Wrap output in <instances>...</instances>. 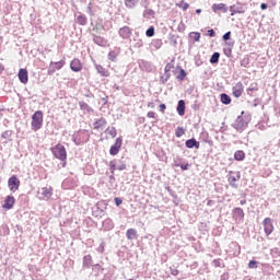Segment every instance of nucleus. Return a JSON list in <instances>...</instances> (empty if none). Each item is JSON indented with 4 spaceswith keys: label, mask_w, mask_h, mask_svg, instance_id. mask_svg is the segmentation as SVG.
I'll return each instance as SVG.
<instances>
[{
    "label": "nucleus",
    "mask_w": 280,
    "mask_h": 280,
    "mask_svg": "<svg viewBox=\"0 0 280 280\" xmlns=\"http://www.w3.org/2000/svg\"><path fill=\"white\" fill-rule=\"evenodd\" d=\"M248 124H250V115H244V112H242L241 115L237 116L235 121L232 124V128H234L236 132H244V130L248 128Z\"/></svg>",
    "instance_id": "f257e3e1"
},
{
    "label": "nucleus",
    "mask_w": 280,
    "mask_h": 280,
    "mask_svg": "<svg viewBox=\"0 0 280 280\" xmlns=\"http://www.w3.org/2000/svg\"><path fill=\"white\" fill-rule=\"evenodd\" d=\"M32 130H40V128H43V112L42 110H37L33 114L32 116Z\"/></svg>",
    "instance_id": "f03ea898"
},
{
    "label": "nucleus",
    "mask_w": 280,
    "mask_h": 280,
    "mask_svg": "<svg viewBox=\"0 0 280 280\" xmlns=\"http://www.w3.org/2000/svg\"><path fill=\"white\" fill-rule=\"evenodd\" d=\"M51 152L59 161H67V149H65V145L57 144L51 149Z\"/></svg>",
    "instance_id": "7ed1b4c3"
},
{
    "label": "nucleus",
    "mask_w": 280,
    "mask_h": 280,
    "mask_svg": "<svg viewBox=\"0 0 280 280\" xmlns=\"http://www.w3.org/2000/svg\"><path fill=\"white\" fill-rule=\"evenodd\" d=\"M109 170L112 174H115V170L119 172H124L126 170V161L124 160H113L109 162Z\"/></svg>",
    "instance_id": "20e7f679"
},
{
    "label": "nucleus",
    "mask_w": 280,
    "mask_h": 280,
    "mask_svg": "<svg viewBox=\"0 0 280 280\" xmlns=\"http://www.w3.org/2000/svg\"><path fill=\"white\" fill-rule=\"evenodd\" d=\"M8 187L12 194L19 191V187H21V179L16 175H13L8 180Z\"/></svg>",
    "instance_id": "39448f33"
},
{
    "label": "nucleus",
    "mask_w": 280,
    "mask_h": 280,
    "mask_svg": "<svg viewBox=\"0 0 280 280\" xmlns=\"http://www.w3.org/2000/svg\"><path fill=\"white\" fill-rule=\"evenodd\" d=\"M66 61L65 59H61L60 61L57 62H50L49 69H48V73H56V71H60V69H62V67H65Z\"/></svg>",
    "instance_id": "423d86ee"
},
{
    "label": "nucleus",
    "mask_w": 280,
    "mask_h": 280,
    "mask_svg": "<svg viewBox=\"0 0 280 280\" xmlns=\"http://www.w3.org/2000/svg\"><path fill=\"white\" fill-rule=\"evenodd\" d=\"M262 226L265 229L266 235H270L275 231V225H272V219L266 218L262 221Z\"/></svg>",
    "instance_id": "0eeeda50"
},
{
    "label": "nucleus",
    "mask_w": 280,
    "mask_h": 280,
    "mask_svg": "<svg viewBox=\"0 0 280 280\" xmlns=\"http://www.w3.org/2000/svg\"><path fill=\"white\" fill-rule=\"evenodd\" d=\"M244 93V83L237 82L233 88H232V94L235 97H242V94Z\"/></svg>",
    "instance_id": "6e6552de"
},
{
    "label": "nucleus",
    "mask_w": 280,
    "mask_h": 280,
    "mask_svg": "<svg viewBox=\"0 0 280 280\" xmlns=\"http://www.w3.org/2000/svg\"><path fill=\"white\" fill-rule=\"evenodd\" d=\"M118 34L120 38H124L126 40L130 38V36H132V30H130L129 26H122L121 28H119Z\"/></svg>",
    "instance_id": "1a4fd4ad"
},
{
    "label": "nucleus",
    "mask_w": 280,
    "mask_h": 280,
    "mask_svg": "<svg viewBox=\"0 0 280 280\" xmlns=\"http://www.w3.org/2000/svg\"><path fill=\"white\" fill-rule=\"evenodd\" d=\"M232 215L236 222H242V220H244V210L242 208H234L232 210Z\"/></svg>",
    "instance_id": "9d476101"
},
{
    "label": "nucleus",
    "mask_w": 280,
    "mask_h": 280,
    "mask_svg": "<svg viewBox=\"0 0 280 280\" xmlns=\"http://www.w3.org/2000/svg\"><path fill=\"white\" fill-rule=\"evenodd\" d=\"M16 202V199L12 196H7L4 203H3V209H7V211H10V209L14 208V203Z\"/></svg>",
    "instance_id": "9b49d317"
},
{
    "label": "nucleus",
    "mask_w": 280,
    "mask_h": 280,
    "mask_svg": "<svg viewBox=\"0 0 280 280\" xmlns=\"http://www.w3.org/2000/svg\"><path fill=\"white\" fill-rule=\"evenodd\" d=\"M70 69L74 73H79V71H82V62L80 61V59H73L70 62Z\"/></svg>",
    "instance_id": "f8f14e48"
},
{
    "label": "nucleus",
    "mask_w": 280,
    "mask_h": 280,
    "mask_svg": "<svg viewBox=\"0 0 280 280\" xmlns=\"http://www.w3.org/2000/svg\"><path fill=\"white\" fill-rule=\"evenodd\" d=\"M18 75H19V80H20V82H22V84H27V82L30 81L27 70H25V69H20Z\"/></svg>",
    "instance_id": "ddd939ff"
},
{
    "label": "nucleus",
    "mask_w": 280,
    "mask_h": 280,
    "mask_svg": "<svg viewBox=\"0 0 280 280\" xmlns=\"http://www.w3.org/2000/svg\"><path fill=\"white\" fill-rule=\"evenodd\" d=\"M93 42L100 47H106V45L108 44V42L100 35H93Z\"/></svg>",
    "instance_id": "4468645a"
},
{
    "label": "nucleus",
    "mask_w": 280,
    "mask_h": 280,
    "mask_svg": "<svg viewBox=\"0 0 280 280\" xmlns=\"http://www.w3.org/2000/svg\"><path fill=\"white\" fill-rule=\"evenodd\" d=\"M242 178V175L240 173H236V176L235 175H229L228 177V180L231 185V187H234V188H237V180H240Z\"/></svg>",
    "instance_id": "2eb2a0df"
},
{
    "label": "nucleus",
    "mask_w": 280,
    "mask_h": 280,
    "mask_svg": "<svg viewBox=\"0 0 280 280\" xmlns=\"http://www.w3.org/2000/svg\"><path fill=\"white\" fill-rule=\"evenodd\" d=\"M185 145L190 150L192 148H196V150H198L200 148V142H198L195 138H192V139L186 140Z\"/></svg>",
    "instance_id": "dca6fc26"
},
{
    "label": "nucleus",
    "mask_w": 280,
    "mask_h": 280,
    "mask_svg": "<svg viewBox=\"0 0 280 280\" xmlns=\"http://www.w3.org/2000/svg\"><path fill=\"white\" fill-rule=\"evenodd\" d=\"M139 67L142 71H148V72L152 71V63L150 61L140 60Z\"/></svg>",
    "instance_id": "f3484780"
},
{
    "label": "nucleus",
    "mask_w": 280,
    "mask_h": 280,
    "mask_svg": "<svg viewBox=\"0 0 280 280\" xmlns=\"http://www.w3.org/2000/svg\"><path fill=\"white\" fill-rule=\"evenodd\" d=\"M103 229H104V231H113V229H115V224L113 223V220L105 219L103 221Z\"/></svg>",
    "instance_id": "a211bd4d"
},
{
    "label": "nucleus",
    "mask_w": 280,
    "mask_h": 280,
    "mask_svg": "<svg viewBox=\"0 0 280 280\" xmlns=\"http://www.w3.org/2000/svg\"><path fill=\"white\" fill-rule=\"evenodd\" d=\"M95 69L97 71V73H100V75H102V78H108V75H110V72H108V70L100 65L95 66Z\"/></svg>",
    "instance_id": "6ab92c4d"
},
{
    "label": "nucleus",
    "mask_w": 280,
    "mask_h": 280,
    "mask_svg": "<svg viewBox=\"0 0 280 280\" xmlns=\"http://www.w3.org/2000/svg\"><path fill=\"white\" fill-rule=\"evenodd\" d=\"M126 237L127 240H130L132 242V240H137L139 235L137 234V231L135 229H129L126 232Z\"/></svg>",
    "instance_id": "aec40b11"
},
{
    "label": "nucleus",
    "mask_w": 280,
    "mask_h": 280,
    "mask_svg": "<svg viewBox=\"0 0 280 280\" xmlns=\"http://www.w3.org/2000/svg\"><path fill=\"white\" fill-rule=\"evenodd\" d=\"M212 10L214 12L222 11V12H229V9L226 8V4L224 3H218L212 5Z\"/></svg>",
    "instance_id": "412c9836"
},
{
    "label": "nucleus",
    "mask_w": 280,
    "mask_h": 280,
    "mask_svg": "<svg viewBox=\"0 0 280 280\" xmlns=\"http://www.w3.org/2000/svg\"><path fill=\"white\" fill-rule=\"evenodd\" d=\"M106 126V118H100L94 122V130H102Z\"/></svg>",
    "instance_id": "4be33fe9"
},
{
    "label": "nucleus",
    "mask_w": 280,
    "mask_h": 280,
    "mask_svg": "<svg viewBox=\"0 0 280 280\" xmlns=\"http://www.w3.org/2000/svg\"><path fill=\"white\" fill-rule=\"evenodd\" d=\"M93 266V257L91 255H86L83 257V268H90Z\"/></svg>",
    "instance_id": "5701e85b"
},
{
    "label": "nucleus",
    "mask_w": 280,
    "mask_h": 280,
    "mask_svg": "<svg viewBox=\"0 0 280 280\" xmlns=\"http://www.w3.org/2000/svg\"><path fill=\"white\" fill-rule=\"evenodd\" d=\"M177 113L180 117H183V115H185V102L183 100L178 101L177 104Z\"/></svg>",
    "instance_id": "b1692460"
},
{
    "label": "nucleus",
    "mask_w": 280,
    "mask_h": 280,
    "mask_svg": "<svg viewBox=\"0 0 280 280\" xmlns=\"http://www.w3.org/2000/svg\"><path fill=\"white\" fill-rule=\"evenodd\" d=\"M155 15H156V12L152 9L144 10L142 14L143 19H150V16L151 19H154Z\"/></svg>",
    "instance_id": "393cba45"
},
{
    "label": "nucleus",
    "mask_w": 280,
    "mask_h": 280,
    "mask_svg": "<svg viewBox=\"0 0 280 280\" xmlns=\"http://www.w3.org/2000/svg\"><path fill=\"white\" fill-rule=\"evenodd\" d=\"M234 159L235 161H244V159H246V153H244L242 150H238L234 153Z\"/></svg>",
    "instance_id": "a878e982"
},
{
    "label": "nucleus",
    "mask_w": 280,
    "mask_h": 280,
    "mask_svg": "<svg viewBox=\"0 0 280 280\" xmlns=\"http://www.w3.org/2000/svg\"><path fill=\"white\" fill-rule=\"evenodd\" d=\"M79 106L81 110H85L86 113H93V108H91V106H89L84 101L79 102Z\"/></svg>",
    "instance_id": "bb28decb"
},
{
    "label": "nucleus",
    "mask_w": 280,
    "mask_h": 280,
    "mask_svg": "<svg viewBox=\"0 0 280 280\" xmlns=\"http://www.w3.org/2000/svg\"><path fill=\"white\" fill-rule=\"evenodd\" d=\"M220 62V52H213V55L210 58L211 65H218Z\"/></svg>",
    "instance_id": "cd10ccee"
},
{
    "label": "nucleus",
    "mask_w": 280,
    "mask_h": 280,
    "mask_svg": "<svg viewBox=\"0 0 280 280\" xmlns=\"http://www.w3.org/2000/svg\"><path fill=\"white\" fill-rule=\"evenodd\" d=\"M51 188H47L44 187L42 188V196H44V198H46L47 200H49V197L51 196Z\"/></svg>",
    "instance_id": "c85d7f7f"
},
{
    "label": "nucleus",
    "mask_w": 280,
    "mask_h": 280,
    "mask_svg": "<svg viewBox=\"0 0 280 280\" xmlns=\"http://www.w3.org/2000/svg\"><path fill=\"white\" fill-rule=\"evenodd\" d=\"M221 102H222V104H225V105L231 104V96H229V94H226V93H222Z\"/></svg>",
    "instance_id": "c756f323"
},
{
    "label": "nucleus",
    "mask_w": 280,
    "mask_h": 280,
    "mask_svg": "<svg viewBox=\"0 0 280 280\" xmlns=\"http://www.w3.org/2000/svg\"><path fill=\"white\" fill-rule=\"evenodd\" d=\"M139 3V0H125V4L127 8H135Z\"/></svg>",
    "instance_id": "7c9ffc66"
},
{
    "label": "nucleus",
    "mask_w": 280,
    "mask_h": 280,
    "mask_svg": "<svg viewBox=\"0 0 280 280\" xmlns=\"http://www.w3.org/2000/svg\"><path fill=\"white\" fill-rule=\"evenodd\" d=\"M234 12H236L237 14H244V12H246V8H244V5L242 4L235 5Z\"/></svg>",
    "instance_id": "2f4dec72"
},
{
    "label": "nucleus",
    "mask_w": 280,
    "mask_h": 280,
    "mask_svg": "<svg viewBox=\"0 0 280 280\" xmlns=\"http://www.w3.org/2000/svg\"><path fill=\"white\" fill-rule=\"evenodd\" d=\"M178 8H180L184 12H187V10H189V3L184 2V0H182L179 3H177Z\"/></svg>",
    "instance_id": "473e14b6"
},
{
    "label": "nucleus",
    "mask_w": 280,
    "mask_h": 280,
    "mask_svg": "<svg viewBox=\"0 0 280 280\" xmlns=\"http://www.w3.org/2000/svg\"><path fill=\"white\" fill-rule=\"evenodd\" d=\"M77 23H79V25H86V23H88L86 16H84V15H79V16L77 18Z\"/></svg>",
    "instance_id": "72a5a7b5"
},
{
    "label": "nucleus",
    "mask_w": 280,
    "mask_h": 280,
    "mask_svg": "<svg viewBox=\"0 0 280 280\" xmlns=\"http://www.w3.org/2000/svg\"><path fill=\"white\" fill-rule=\"evenodd\" d=\"M190 38L195 40V43H200V33L198 32H192L189 34Z\"/></svg>",
    "instance_id": "f704fd0d"
},
{
    "label": "nucleus",
    "mask_w": 280,
    "mask_h": 280,
    "mask_svg": "<svg viewBox=\"0 0 280 280\" xmlns=\"http://www.w3.org/2000/svg\"><path fill=\"white\" fill-rule=\"evenodd\" d=\"M109 154L112 156H117V154H119V149L117 147L112 145L109 149Z\"/></svg>",
    "instance_id": "c9c22d12"
},
{
    "label": "nucleus",
    "mask_w": 280,
    "mask_h": 280,
    "mask_svg": "<svg viewBox=\"0 0 280 280\" xmlns=\"http://www.w3.org/2000/svg\"><path fill=\"white\" fill-rule=\"evenodd\" d=\"M108 135L115 139L117 137V129L115 127H112L110 129H107Z\"/></svg>",
    "instance_id": "e433bc0d"
},
{
    "label": "nucleus",
    "mask_w": 280,
    "mask_h": 280,
    "mask_svg": "<svg viewBox=\"0 0 280 280\" xmlns=\"http://www.w3.org/2000/svg\"><path fill=\"white\" fill-rule=\"evenodd\" d=\"M140 5L142 8H144L145 10H148V8H150V1L149 0H141Z\"/></svg>",
    "instance_id": "4c0bfd02"
},
{
    "label": "nucleus",
    "mask_w": 280,
    "mask_h": 280,
    "mask_svg": "<svg viewBox=\"0 0 280 280\" xmlns=\"http://www.w3.org/2000/svg\"><path fill=\"white\" fill-rule=\"evenodd\" d=\"M115 58H117V52H115L114 50L109 51L108 54V60L115 61Z\"/></svg>",
    "instance_id": "58836bf2"
},
{
    "label": "nucleus",
    "mask_w": 280,
    "mask_h": 280,
    "mask_svg": "<svg viewBox=\"0 0 280 280\" xmlns=\"http://www.w3.org/2000/svg\"><path fill=\"white\" fill-rule=\"evenodd\" d=\"M121 143H122L121 138H117L116 141H115V144H113V145H114V148H118V150H120L121 149Z\"/></svg>",
    "instance_id": "ea45409f"
},
{
    "label": "nucleus",
    "mask_w": 280,
    "mask_h": 280,
    "mask_svg": "<svg viewBox=\"0 0 280 280\" xmlns=\"http://www.w3.org/2000/svg\"><path fill=\"white\" fill-rule=\"evenodd\" d=\"M185 78H187V72H185L184 69H182V70L179 71V75L177 77V79H179V80H185Z\"/></svg>",
    "instance_id": "a19ab883"
},
{
    "label": "nucleus",
    "mask_w": 280,
    "mask_h": 280,
    "mask_svg": "<svg viewBox=\"0 0 280 280\" xmlns=\"http://www.w3.org/2000/svg\"><path fill=\"white\" fill-rule=\"evenodd\" d=\"M145 34L149 38H152V36H154V28L151 26L149 30H147Z\"/></svg>",
    "instance_id": "79ce46f5"
},
{
    "label": "nucleus",
    "mask_w": 280,
    "mask_h": 280,
    "mask_svg": "<svg viewBox=\"0 0 280 280\" xmlns=\"http://www.w3.org/2000/svg\"><path fill=\"white\" fill-rule=\"evenodd\" d=\"M176 137H180L182 135H185V130L183 127H178L175 132Z\"/></svg>",
    "instance_id": "37998d69"
},
{
    "label": "nucleus",
    "mask_w": 280,
    "mask_h": 280,
    "mask_svg": "<svg viewBox=\"0 0 280 280\" xmlns=\"http://www.w3.org/2000/svg\"><path fill=\"white\" fill-rule=\"evenodd\" d=\"M2 139H10L12 137V131H4L1 135Z\"/></svg>",
    "instance_id": "c03bdc74"
},
{
    "label": "nucleus",
    "mask_w": 280,
    "mask_h": 280,
    "mask_svg": "<svg viewBox=\"0 0 280 280\" xmlns=\"http://www.w3.org/2000/svg\"><path fill=\"white\" fill-rule=\"evenodd\" d=\"M161 80H162V83L165 84V82H167V80H170V73H164L162 77H161Z\"/></svg>",
    "instance_id": "a18cd8bd"
},
{
    "label": "nucleus",
    "mask_w": 280,
    "mask_h": 280,
    "mask_svg": "<svg viewBox=\"0 0 280 280\" xmlns=\"http://www.w3.org/2000/svg\"><path fill=\"white\" fill-rule=\"evenodd\" d=\"M223 51H224L225 56H228V58H231V54H233V49L224 48Z\"/></svg>",
    "instance_id": "49530a36"
},
{
    "label": "nucleus",
    "mask_w": 280,
    "mask_h": 280,
    "mask_svg": "<svg viewBox=\"0 0 280 280\" xmlns=\"http://www.w3.org/2000/svg\"><path fill=\"white\" fill-rule=\"evenodd\" d=\"M248 268H252V269L257 268V261L250 260V261L248 262Z\"/></svg>",
    "instance_id": "de8ad7c7"
},
{
    "label": "nucleus",
    "mask_w": 280,
    "mask_h": 280,
    "mask_svg": "<svg viewBox=\"0 0 280 280\" xmlns=\"http://www.w3.org/2000/svg\"><path fill=\"white\" fill-rule=\"evenodd\" d=\"M223 40H231V31L226 32V33L223 35Z\"/></svg>",
    "instance_id": "09e8293b"
},
{
    "label": "nucleus",
    "mask_w": 280,
    "mask_h": 280,
    "mask_svg": "<svg viewBox=\"0 0 280 280\" xmlns=\"http://www.w3.org/2000/svg\"><path fill=\"white\" fill-rule=\"evenodd\" d=\"M177 30L178 32H185V23L180 22Z\"/></svg>",
    "instance_id": "8fccbe9b"
},
{
    "label": "nucleus",
    "mask_w": 280,
    "mask_h": 280,
    "mask_svg": "<svg viewBox=\"0 0 280 280\" xmlns=\"http://www.w3.org/2000/svg\"><path fill=\"white\" fill-rule=\"evenodd\" d=\"M147 117H149V119H154V117H156V113H154V112H149V113L147 114Z\"/></svg>",
    "instance_id": "3c124183"
},
{
    "label": "nucleus",
    "mask_w": 280,
    "mask_h": 280,
    "mask_svg": "<svg viewBox=\"0 0 280 280\" xmlns=\"http://www.w3.org/2000/svg\"><path fill=\"white\" fill-rule=\"evenodd\" d=\"M230 11H231V16H235V14H237V12H235V4L230 7Z\"/></svg>",
    "instance_id": "603ef678"
},
{
    "label": "nucleus",
    "mask_w": 280,
    "mask_h": 280,
    "mask_svg": "<svg viewBox=\"0 0 280 280\" xmlns=\"http://www.w3.org/2000/svg\"><path fill=\"white\" fill-rule=\"evenodd\" d=\"M104 246H105V244H104V242H102L97 248V253H104Z\"/></svg>",
    "instance_id": "864d4df0"
},
{
    "label": "nucleus",
    "mask_w": 280,
    "mask_h": 280,
    "mask_svg": "<svg viewBox=\"0 0 280 280\" xmlns=\"http://www.w3.org/2000/svg\"><path fill=\"white\" fill-rule=\"evenodd\" d=\"M208 36H210V38H214L215 36V31H213V28L208 31Z\"/></svg>",
    "instance_id": "5fc2aeb1"
},
{
    "label": "nucleus",
    "mask_w": 280,
    "mask_h": 280,
    "mask_svg": "<svg viewBox=\"0 0 280 280\" xmlns=\"http://www.w3.org/2000/svg\"><path fill=\"white\" fill-rule=\"evenodd\" d=\"M171 43H172V45H174V47H176V45H178V42L176 40V36H172L171 37Z\"/></svg>",
    "instance_id": "6e6d98bb"
},
{
    "label": "nucleus",
    "mask_w": 280,
    "mask_h": 280,
    "mask_svg": "<svg viewBox=\"0 0 280 280\" xmlns=\"http://www.w3.org/2000/svg\"><path fill=\"white\" fill-rule=\"evenodd\" d=\"M171 275H173V277H178V269L171 268Z\"/></svg>",
    "instance_id": "4d7b16f0"
},
{
    "label": "nucleus",
    "mask_w": 280,
    "mask_h": 280,
    "mask_svg": "<svg viewBox=\"0 0 280 280\" xmlns=\"http://www.w3.org/2000/svg\"><path fill=\"white\" fill-rule=\"evenodd\" d=\"M121 198H119V197H116L115 198V205H116V207H119V205H121Z\"/></svg>",
    "instance_id": "13d9d810"
},
{
    "label": "nucleus",
    "mask_w": 280,
    "mask_h": 280,
    "mask_svg": "<svg viewBox=\"0 0 280 280\" xmlns=\"http://www.w3.org/2000/svg\"><path fill=\"white\" fill-rule=\"evenodd\" d=\"M166 108H167V106L165 104H161L160 105V113H165Z\"/></svg>",
    "instance_id": "bf43d9fd"
},
{
    "label": "nucleus",
    "mask_w": 280,
    "mask_h": 280,
    "mask_svg": "<svg viewBox=\"0 0 280 280\" xmlns=\"http://www.w3.org/2000/svg\"><path fill=\"white\" fill-rule=\"evenodd\" d=\"M179 167L180 170L187 171L189 170V164H180Z\"/></svg>",
    "instance_id": "052dcab7"
},
{
    "label": "nucleus",
    "mask_w": 280,
    "mask_h": 280,
    "mask_svg": "<svg viewBox=\"0 0 280 280\" xmlns=\"http://www.w3.org/2000/svg\"><path fill=\"white\" fill-rule=\"evenodd\" d=\"M260 9L261 10H268V4L267 3H261Z\"/></svg>",
    "instance_id": "680f3d73"
},
{
    "label": "nucleus",
    "mask_w": 280,
    "mask_h": 280,
    "mask_svg": "<svg viewBox=\"0 0 280 280\" xmlns=\"http://www.w3.org/2000/svg\"><path fill=\"white\" fill-rule=\"evenodd\" d=\"M171 67L170 65H166L164 68V73H170Z\"/></svg>",
    "instance_id": "e2e57ef3"
},
{
    "label": "nucleus",
    "mask_w": 280,
    "mask_h": 280,
    "mask_svg": "<svg viewBox=\"0 0 280 280\" xmlns=\"http://www.w3.org/2000/svg\"><path fill=\"white\" fill-rule=\"evenodd\" d=\"M94 270H104V269H102V267L100 266V265H94V268H93Z\"/></svg>",
    "instance_id": "0e129e2a"
},
{
    "label": "nucleus",
    "mask_w": 280,
    "mask_h": 280,
    "mask_svg": "<svg viewBox=\"0 0 280 280\" xmlns=\"http://www.w3.org/2000/svg\"><path fill=\"white\" fill-rule=\"evenodd\" d=\"M258 129H259V130H266V126H264V125H258Z\"/></svg>",
    "instance_id": "69168bd1"
},
{
    "label": "nucleus",
    "mask_w": 280,
    "mask_h": 280,
    "mask_svg": "<svg viewBox=\"0 0 280 280\" xmlns=\"http://www.w3.org/2000/svg\"><path fill=\"white\" fill-rule=\"evenodd\" d=\"M252 91H255V89L248 88V89H247V95H250Z\"/></svg>",
    "instance_id": "338daca9"
},
{
    "label": "nucleus",
    "mask_w": 280,
    "mask_h": 280,
    "mask_svg": "<svg viewBox=\"0 0 280 280\" xmlns=\"http://www.w3.org/2000/svg\"><path fill=\"white\" fill-rule=\"evenodd\" d=\"M154 106H155V105H154L153 102H151V103L148 104V107H149V108H154Z\"/></svg>",
    "instance_id": "774afa93"
}]
</instances>
